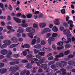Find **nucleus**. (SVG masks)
<instances>
[{
	"mask_svg": "<svg viewBox=\"0 0 75 75\" xmlns=\"http://www.w3.org/2000/svg\"><path fill=\"white\" fill-rule=\"evenodd\" d=\"M63 25L66 28L68 27V25L67 23H63Z\"/></svg>",
	"mask_w": 75,
	"mask_h": 75,
	"instance_id": "nucleus-29",
	"label": "nucleus"
},
{
	"mask_svg": "<svg viewBox=\"0 0 75 75\" xmlns=\"http://www.w3.org/2000/svg\"><path fill=\"white\" fill-rule=\"evenodd\" d=\"M74 57V56L70 54L69 55L68 57V59H70L73 58Z\"/></svg>",
	"mask_w": 75,
	"mask_h": 75,
	"instance_id": "nucleus-35",
	"label": "nucleus"
},
{
	"mask_svg": "<svg viewBox=\"0 0 75 75\" xmlns=\"http://www.w3.org/2000/svg\"><path fill=\"white\" fill-rule=\"evenodd\" d=\"M36 42V40L33 39L31 42V44L32 45H35Z\"/></svg>",
	"mask_w": 75,
	"mask_h": 75,
	"instance_id": "nucleus-23",
	"label": "nucleus"
},
{
	"mask_svg": "<svg viewBox=\"0 0 75 75\" xmlns=\"http://www.w3.org/2000/svg\"><path fill=\"white\" fill-rule=\"evenodd\" d=\"M62 41L63 42H64L65 43H66V39H65V38H63L62 39Z\"/></svg>",
	"mask_w": 75,
	"mask_h": 75,
	"instance_id": "nucleus-43",
	"label": "nucleus"
},
{
	"mask_svg": "<svg viewBox=\"0 0 75 75\" xmlns=\"http://www.w3.org/2000/svg\"><path fill=\"white\" fill-rule=\"evenodd\" d=\"M19 28V30H18L17 31V32H18V33H23L24 32V30H23V29L21 28Z\"/></svg>",
	"mask_w": 75,
	"mask_h": 75,
	"instance_id": "nucleus-13",
	"label": "nucleus"
},
{
	"mask_svg": "<svg viewBox=\"0 0 75 75\" xmlns=\"http://www.w3.org/2000/svg\"><path fill=\"white\" fill-rule=\"evenodd\" d=\"M41 67L42 68H44V69L46 70L47 67V64H43L41 65Z\"/></svg>",
	"mask_w": 75,
	"mask_h": 75,
	"instance_id": "nucleus-11",
	"label": "nucleus"
},
{
	"mask_svg": "<svg viewBox=\"0 0 75 75\" xmlns=\"http://www.w3.org/2000/svg\"><path fill=\"white\" fill-rule=\"evenodd\" d=\"M28 62V61L26 59L22 60V63H26V62Z\"/></svg>",
	"mask_w": 75,
	"mask_h": 75,
	"instance_id": "nucleus-59",
	"label": "nucleus"
},
{
	"mask_svg": "<svg viewBox=\"0 0 75 75\" xmlns=\"http://www.w3.org/2000/svg\"><path fill=\"white\" fill-rule=\"evenodd\" d=\"M4 43L5 44L3 45L1 47V48L4 49L6 48L7 45H9L11 44V42L9 40H7L4 41Z\"/></svg>",
	"mask_w": 75,
	"mask_h": 75,
	"instance_id": "nucleus-2",
	"label": "nucleus"
},
{
	"mask_svg": "<svg viewBox=\"0 0 75 75\" xmlns=\"http://www.w3.org/2000/svg\"><path fill=\"white\" fill-rule=\"evenodd\" d=\"M8 52V51L6 49H3L1 51V54L5 55Z\"/></svg>",
	"mask_w": 75,
	"mask_h": 75,
	"instance_id": "nucleus-5",
	"label": "nucleus"
},
{
	"mask_svg": "<svg viewBox=\"0 0 75 75\" xmlns=\"http://www.w3.org/2000/svg\"><path fill=\"white\" fill-rule=\"evenodd\" d=\"M34 47L36 49H40L42 47V46L40 44H38L34 46Z\"/></svg>",
	"mask_w": 75,
	"mask_h": 75,
	"instance_id": "nucleus-14",
	"label": "nucleus"
},
{
	"mask_svg": "<svg viewBox=\"0 0 75 75\" xmlns=\"http://www.w3.org/2000/svg\"><path fill=\"white\" fill-rule=\"evenodd\" d=\"M63 32L65 33H64L65 35H67L70 34V31L68 29H66L63 31Z\"/></svg>",
	"mask_w": 75,
	"mask_h": 75,
	"instance_id": "nucleus-9",
	"label": "nucleus"
},
{
	"mask_svg": "<svg viewBox=\"0 0 75 75\" xmlns=\"http://www.w3.org/2000/svg\"><path fill=\"white\" fill-rule=\"evenodd\" d=\"M33 34L31 33H29L28 34V36H29V37H30L31 38H33Z\"/></svg>",
	"mask_w": 75,
	"mask_h": 75,
	"instance_id": "nucleus-20",
	"label": "nucleus"
},
{
	"mask_svg": "<svg viewBox=\"0 0 75 75\" xmlns=\"http://www.w3.org/2000/svg\"><path fill=\"white\" fill-rule=\"evenodd\" d=\"M71 45H65V47L66 48H70Z\"/></svg>",
	"mask_w": 75,
	"mask_h": 75,
	"instance_id": "nucleus-48",
	"label": "nucleus"
},
{
	"mask_svg": "<svg viewBox=\"0 0 75 75\" xmlns=\"http://www.w3.org/2000/svg\"><path fill=\"white\" fill-rule=\"evenodd\" d=\"M26 30L27 32L29 33H34L35 32V30L32 27L28 28H27L26 29Z\"/></svg>",
	"mask_w": 75,
	"mask_h": 75,
	"instance_id": "nucleus-3",
	"label": "nucleus"
},
{
	"mask_svg": "<svg viewBox=\"0 0 75 75\" xmlns=\"http://www.w3.org/2000/svg\"><path fill=\"white\" fill-rule=\"evenodd\" d=\"M75 64V62L72 61L71 60L68 62V64L70 65H72Z\"/></svg>",
	"mask_w": 75,
	"mask_h": 75,
	"instance_id": "nucleus-15",
	"label": "nucleus"
},
{
	"mask_svg": "<svg viewBox=\"0 0 75 75\" xmlns=\"http://www.w3.org/2000/svg\"><path fill=\"white\" fill-rule=\"evenodd\" d=\"M13 57L15 58H18L19 57V55L18 54L13 55Z\"/></svg>",
	"mask_w": 75,
	"mask_h": 75,
	"instance_id": "nucleus-53",
	"label": "nucleus"
},
{
	"mask_svg": "<svg viewBox=\"0 0 75 75\" xmlns=\"http://www.w3.org/2000/svg\"><path fill=\"white\" fill-rule=\"evenodd\" d=\"M65 9H62L61 10V13L62 14H64L65 13Z\"/></svg>",
	"mask_w": 75,
	"mask_h": 75,
	"instance_id": "nucleus-38",
	"label": "nucleus"
},
{
	"mask_svg": "<svg viewBox=\"0 0 75 75\" xmlns=\"http://www.w3.org/2000/svg\"><path fill=\"white\" fill-rule=\"evenodd\" d=\"M38 25L36 23H34L33 25V27L35 28H38Z\"/></svg>",
	"mask_w": 75,
	"mask_h": 75,
	"instance_id": "nucleus-30",
	"label": "nucleus"
},
{
	"mask_svg": "<svg viewBox=\"0 0 75 75\" xmlns=\"http://www.w3.org/2000/svg\"><path fill=\"white\" fill-rule=\"evenodd\" d=\"M52 48L54 50H56V47L55 46L54 44H53L52 45Z\"/></svg>",
	"mask_w": 75,
	"mask_h": 75,
	"instance_id": "nucleus-40",
	"label": "nucleus"
},
{
	"mask_svg": "<svg viewBox=\"0 0 75 75\" xmlns=\"http://www.w3.org/2000/svg\"><path fill=\"white\" fill-rule=\"evenodd\" d=\"M64 48L63 46H62L61 47H57V50H61V49Z\"/></svg>",
	"mask_w": 75,
	"mask_h": 75,
	"instance_id": "nucleus-49",
	"label": "nucleus"
},
{
	"mask_svg": "<svg viewBox=\"0 0 75 75\" xmlns=\"http://www.w3.org/2000/svg\"><path fill=\"white\" fill-rule=\"evenodd\" d=\"M16 71V70H14L13 71H12V72H11L10 74V75H12L13 74H14Z\"/></svg>",
	"mask_w": 75,
	"mask_h": 75,
	"instance_id": "nucleus-55",
	"label": "nucleus"
},
{
	"mask_svg": "<svg viewBox=\"0 0 75 75\" xmlns=\"http://www.w3.org/2000/svg\"><path fill=\"white\" fill-rule=\"evenodd\" d=\"M41 41V40L40 38H37V40H36V42H37V43L38 44L40 43Z\"/></svg>",
	"mask_w": 75,
	"mask_h": 75,
	"instance_id": "nucleus-37",
	"label": "nucleus"
},
{
	"mask_svg": "<svg viewBox=\"0 0 75 75\" xmlns=\"http://www.w3.org/2000/svg\"><path fill=\"white\" fill-rule=\"evenodd\" d=\"M70 53V51L69 50L66 51L64 52L65 55H68Z\"/></svg>",
	"mask_w": 75,
	"mask_h": 75,
	"instance_id": "nucleus-39",
	"label": "nucleus"
},
{
	"mask_svg": "<svg viewBox=\"0 0 75 75\" xmlns=\"http://www.w3.org/2000/svg\"><path fill=\"white\" fill-rule=\"evenodd\" d=\"M54 23L56 25H59L60 24L59 20L58 19H56L54 21Z\"/></svg>",
	"mask_w": 75,
	"mask_h": 75,
	"instance_id": "nucleus-8",
	"label": "nucleus"
},
{
	"mask_svg": "<svg viewBox=\"0 0 75 75\" xmlns=\"http://www.w3.org/2000/svg\"><path fill=\"white\" fill-rule=\"evenodd\" d=\"M8 8L10 11H12L13 10V8L12 7L11 5H10L8 6Z\"/></svg>",
	"mask_w": 75,
	"mask_h": 75,
	"instance_id": "nucleus-34",
	"label": "nucleus"
},
{
	"mask_svg": "<svg viewBox=\"0 0 75 75\" xmlns=\"http://www.w3.org/2000/svg\"><path fill=\"white\" fill-rule=\"evenodd\" d=\"M55 61H51L48 64L49 65H50L52 64H54L55 63Z\"/></svg>",
	"mask_w": 75,
	"mask_h": 75,
	"instance_id": "nucleus-41",
	"label": "nucleus"
},
{
	"mask_svg": "<svg viewBox=\"0 0 75 75\" xmlns=\"http://www.w3.org/2000/svg\"><path fill=\"white\" fill-rule=\"evenodd\" d=\"M12 41H13V42L15 43H17L18 42L17 39L15 37L13 38H12Z\"/></svg>",
	"mask_w": 75,
	"mask_h": 75,
	"instance_id": "nucleus-18",
	"label": "nucleus"
},
{
	"mask_svg": "<svg viewBox=\"0 0 75 75\" xmlns=\"http://www.w3.org/2000/svg\"><path fill=\"white\" fill-rule=\"evenodd\" d=\"M26 70H24L21 73V75H25L26 73Z\"/></svg>",
	"mask_w": 75,
	"mask_h": 75,
	"instance_id": "nucleus-31",
	"label": "nucleus"
},
{
	"mask_svg": "<svg viewBox=\"0 0 75 75\" xmlns=\"http://www.w3.org/2000/svg\"><path fill=\"white\" fill-rule=\"evenodd\" d=\"M60 70L62 72H65L66 71V69H60Z\"/></svg>",
	"mask_w": 75,
	"mask_h": 75,
	"instance_id": "nucleus-62",
	"label": "nucleus"
},
{
	"mask_svg": "<svg viewBox=\"0 0 75 75\" xmlns=\"http://www.w3.org/2000/svg\"><path fill=\"white\" fill-rule=\"evenodd\" d=\"M59 56L60 57H64V55L63 53L62 52L59 53Z\"/></svg>",
	"mask_w": 75,
	"mask_h": 75,
	"instance_id": "nucleus-45",
	"label": "nucleus"
},
{
	"mask_svg": "<svg viewBox=\"0 0 75 75\" xmlns=\"http://www.w3.org/2000/svg\"><path fill=\"white\" fill-rule=\"evenodd\" d=\"M39 26L41 28H44L46 26V24L44 23H40Z\"/></svg>",
	"mask_w": 75,
	"mask_h": 75,
	"instance_id": "nucleus-12",
	"label": "nucleus"
},
{
	"mask_svg": "<svg viewBox=\"0 0 75 75\" xmlns=\"http://www.w3.org/2000/svg\"><path fill=\"white\" fill-rule=\"evenodd\" d=\"M57 36L58 34L56 33H53L52 35V36L53 37H56Z\"/></svg>",
	"mask_w": 75,
	"mask_h": 75,
	"instance_id": "nucleus-28",
	"label": "nucleus"
},
{
	"mask_svg": "<svg viewBox=\"0 0 75 75\" xmlns=\"http://www.w3.org/2000/svg\"><path fill=\"white\" fill-rule=\"evenodd\" d=\"M45 54V52H39L38 53V54L41 56H45V55H44V54Z\"/></svg>",
	"mask_w": 75,
	"mask_h": 75,
	"instance_id": "nucleus-22",
	"label": "nucleus"
},
{
	"mask_svg": "<svg viewBox=\"0 0 75 75\" xmlns=\"http://www.w3.org/2000/svg\"><path fill=\"white\" fill-rule=\"evenodd\" d=\"M64 27L62 26L60 27L59 29L61 31H62L64 30Z\"/></svg>",
	"mask_w": 75,
	"mask_h": 75,
	"instance_id": "nucleus-50",
	"label": "nucleus"
},
{
	"mask_svg": "<svg viewBox=\"0 0 75 75\" xmlns=\"http://www.w3.org/2000/svg\"><path fill=\"white\" fill-rule=\"evenodd\" d=\"M27 54V53L26 51H24L23 52V56H26Z\"/></svg>",
	"mask_w": 75,
	"mask_h": 75,
	"instance_id": "nucleus-44",
	"label": "nucleus"
},
{
	"mask_svg": "<svg viewBox=\"0 0 75 75\" xmlns=\"http://www.w3.org/2000/svg\"><path fill=\"white\" fill-rule=\"evenodd\" d=\"M55 40L54 38L53 37H50L49 39L48 40L51 41L53 42Z\"/></svg>",
	"mask_w": 75,
	"mask_h": 75,
	"instance_id": "nucleus-27",
	"label": "nucleus"
},
{
	"mask_svg": "<svg viewBox=\"0 0 75 75\" xmlns=\"http://www.w3.org/2000/svg\"><path fill=\"white\" fill-rule=\"evenodd\" d=\"M67 64V63L64 61L59 62L56 63V65H52L51 66V68L52 69H56L57 67L62 68Z\"/></svg>",
	"mask_w": 75,
	"mask_h": 75,
	"instance_id": "nucleus-1",
	"label": "nucleus"
},
{
	"mask_svg": "<svg viewBox=\"0 0 75 75\" xmlns=\"http://www.w3.org/2000/svg\"><path fill=\"white\" fill-rule=\"evenodd\" d=\"M67 40L68 41L65 42V44L69 43V42H71L72 41L71 39L68 38H67Z\"/></svg>",
	"mask_w": 75,
	"mask_h": 75,
	"instance_id": "nucleus-19",
	"label": "nucleus"
},
{
	"mask_svg": "<svg viewBox=\"0 0 75 75\" xmlns=\"http://www.w3.org/2000/svg\"><path fill=\"white\" fill-rule=\"evenodd\" d=\"M54 57L53 56H50L48 58V59L49 60H52L53 59Z\"/></svg>",
	"mask_w": 75,
	"mask_h": 75,
	"instance_id": "nucleus-42",
	"label": "nucleus"
},
{
	"mask_svg": "<svg viewBox=\"0 0 75 75\" xmlns=\"http://www.w3.org/2000/svg\"><path fill=\"white\" fill-rule=\"evenodd\" d=\"M63 42L62 41L61 42H59L58 44H57V45L58 46H62L63 45Z\"/></svg>",
	"mask_w": 75,
	"mask_h": 75,
	"instance_id": "nucleus-26",
	"label": "nucleus"
},
{
	"mask_svg": "<svg viewBox=\"0 0 75 75\" xmlns=\"http://www.w3.org/2000/svg\"><path fill=\"white\" fill-rule=\"evenodd\" d=\"M12 54V52H11V51L9 50L8 51V53L6 55V57L7 58H11V55Z\"/></svg>",
	"mask_w": 75,
	"mask_h": 75,
	"instance_id": "nucleus-7",
	"label": "nucleus"
},
{
	"mask_svg": "<svg viewBox=\"0 0 75 75\" xmlns=\"http://www.w3.org/2000/svg\"><path fill=\"white\" fill-rule=\"evenodd\" d=\"M44 31L45 32V33H48L51 32V30L49 28H45L44 29Z\"/></svg>",
	"mask_w": 75,
	"mask_h": 75,
	"instance_id": "nucleus-16",
	"label": "nucleus"
},
{
	"mask_svg": "<svg viewBox=\"0 0 75 75\" xmlns=\"http://www.w3.org/2000/svg\"><path fill=\"white\" fill-rule=\"evenodd\" d=\"M52 30L54 32H56L58 31V29L56 26H54L52 28Z\"/></svg>",
	"mask_w": 75,
	"mask_h": 75,
	"instance_id": "nucleus-10",
	"label": "nucleus"
},
{
	"mask_svg": "<svg viewBox=\"0 0 75 75\" xmlns=\"http://www.w3.org/2000/svg\"><path fill=\"white\" fill-rule=\"evenodd\" d=\"M15 69V67H12L10 68L9 69V71H12Z\"/></svg>",
	"mask_w": 75,
	"mask_h": 75,
	"instance_id": "nucleus-47",
	"label": "nucleus"
},
{
	"mask_svg": "<svg viewBox=\"0 0 75 75\" xmlns=\"http://www.w3.org/2000/svg\"><path fill=\"white\" fill-rule=\"evenodd\" d=\"M73 22L71 21H69L68 22V23L69 24H72L73 23Z\"/></svg>",
	"mask_w": 75,
	"mask_h": 75,
	"instance_id": "nucleus-63",
	"label": "nucleus"
},
{
	"mask_svg": "<svg viewBox=\"0 0 75 75\" xmlns=\"http://www.w3.org/2000/svg\"><path fill=\"white\" fill-rule=\"evenodd\" d=\"M26 68L28 69H31L32 67L31 66V64L29 63H28V64H26Z\"/></svg>",
	"mask_w": 75,
	"mask_h": 75,
	"instance_id": "nucleus-21",
	"label": "nucleus"
},
{
	"mask_svg": "<svg viewBox=\"0 0 75 75\" xmlns=\"http://www.w3.org/2000/svg\"><path fill=\"white\" fill-rule=\"evenodd\" d=\"M47 37H46V38H49L50 36H51V34L50 33H48V34H47Z\"/></svg>",
	"mask_w": 75,
	"mask_h": 75,
	"instance_id": "nucleus-58",
	"label": "nucleus"
},
{
	"mask_svg": "<svg viewBox=\"0 0 75 75\" xmlns=\"http://www.w3.org/2000/svg\"><path fill=\"white\" fill-rule=\"evenodd\" d=\"M4 64L3 63H0V68L4 67Z\"/></svg>",
	"mask_w": 75,
	"mask_h": 75,
	"instance_id": "nucleus-52",
	"label": "nucleus"
},
{
	"mask_svg": "<svg viewBox=\"0 0 75 75\" xmlns=\"http://www.w3.org/2000/svg\"><path fill=\"white\" fill-rule=\"evenodd\" d=\"M0 18L1 19L5 20L6 18V16H4L3 17L2 16H1L0 17Z\"/></svg>",
	"mask_w": 75,
	"mask_h": 75,
	"instance_id": "nucleus-54",
	"label": "nucleus"
},
{
	"mask_svg": "<svg viewBox=\"0 0 75 75\" xmlns=\"http://www.w3.org/2000/svg\"><path fill=\"white\" fill-rule=\"evenodd\" d=\"M7 28L10 30H12V29L13 28L12 27L10 26L7 27Z\"/></svg>",
	"mask_w": 75,
	"mask_h": 75,
	"instance_id": "nucleus-51",
	"label": "nucleus"
},
{
	"mask_svg": "<svg viewBox=\"0 0 75 75\" xmlns=\"http://www.w3.org/2000/svg\"><path fill=\"white\" fill-rule=\"evenodd\" d=\"M15 69H16V70H17L19 69V68L18 66H15Z\"/></svg>",
	"mask_w": 75,
	"mask_h": 75,
	"instance_id": "nucleus-56",
	"label": "nucleus"
},
{
	"mask_svg": "<svg viewBox=\"0 0 75 75\" xmlns=\"http://www.w3.org/2000/svg\"><path fill=\"white\" fill-rule=\"evenodd\" d=\"M21 22V20L18 18V19L17 20V21H16V23H20Z\"/></svg>",
	"mask_w": 75,
	"mask_h": 75,
	"instance_id": "nucleus-60",
	"label": "nucleus"
},
{
	"mask_svg": "<svg viewBox=\"0 0 75 75\" xmlns=\"http://www.w3.org/2000/svg\"><path fill=\"white\" fill-rule=\"evenodd\" d=\"M8 60L6 59H4L2 61V62L4 63H8Z\"/></svg>",
	"mask_w": 75,
	"mask_h": 75,
	"instance_id": "nucleus-46",
	"label": "nucleus"
},
{
	"mask_svg": "<svg viewBox=\"0 0 75 75\" xmlns=\"http://www.w3.org/2000/svg\"><path fill=\"white\" fill-rule=\"evenodd\" d=\"M15 31V30H9V31H8L7 33L8 34H9V33H11L13 32H14Z\"/></svg>",
	"mask_w": 75,
	"mask_h": 75,
	"instance_id": "nucleus-57",
	"label": "nucleus"
},
{
	"mask_svg": "<svg viewBox=\"0 0 75 75\" xmlns=\"http://www.w3.org/2000/svg\"><path fill=\"white\" fill-rule=\"evenodd\" d=\"M73 68V67L71 66H69L67 67V68L69 69H71Z\"/></svg>",
	"mask_w": 75,
	"mask_h": 75,
	"instance_id": "nucleus-61",
	"label": "nucleus"
},
{
	"mask_svg": "<svg viewBox=\"0 0 75 75\" xmlns=\"http://www.w3.org/2000/svg\"><path fill=\"white\" fill-rule=\"evenodd\" d=\"M24 46H25V48H29L30 47V45L27 44H24Z\"/></svg>",
	"mask_w": 75,
	"mask_h": 75,
	"instance_id": "nucleus-25",
	"label": "nucleus"
},
{
	"mask_svg": "<svg viewBox=\"0 0 75 75\" xmlns=\"http://www.w3.org/2000/svg\"><path fill=\"white\" fill-rule=\"evenodd\" d=\"M28 26V25L26 23H24L21 24V26L23 27L26 28Z\"/></svg>",
	"mask_w": 75,
	"mask_h": 75,
	"instance_id": "nucleus-17",
	"label": "nucleus"
},
{
	"mask_svg": "<svg viewBox=\"0 0 75 75\" xmlns=\"http://www.w3.org/2000/svg\"><path fill=\"white\" fill-rule=\"evenodd\" d=\"M27 57H28L27 59L29 60V61H31L33 59L32 58L33 57V56L31 54H29L27 55Z\"/></svg>",
	"mask_w": 75,
	"mask_h": 75,
	"instance_id": "nucleus-6",
	"label": "nucleus"
},
{
	"mask_svg": "<svg viewBox=\"0 0 75 75\" xmlns=\"http://www.w3.org/2000/svg\"><path fill=\"white\" fill-rule=\"evenodd\" d=\"M35 54H38L39 53L40 51L35 49L33 50Z\"/></svg>",
	"mask_w": 75,
	"mask_h": 75,
	"instance_id": "nucleus-33",
	"label": "nucleus"
},
{
	"mask_svg": "<svg viewBox=\"0 0 75 75\" xmlns=\"http://www.w3.org/2000/svg\"><path fill=\"white\" fill-rule=\"evenodd\" d=\"M46 42L43 40L41 42V44L42 45H44L46 44Z\"/></svg>",
	"mask_w": 75,
	"mask_h": 75,
	"instance_id": "nucleus-36",
	"label": "nucleus"
},
{
	"mask_svg": "<svg viewBox=\"0 0 75 75\" xmlns=\"http://www.w3.org/2000/svg\"><path fill=\"white\" fill-rule=\"evenodd\" d=\"M7 71V69L6 68H2L0 69V73L1 74L6 73Z\"/></svg>",
	"mask_w": 75,
	"mask_h": 75,
	"instance_id": "nucleus-4",
	"label": "nucleus"
},
{
	"mask_svg": "<svg viewBox=\"0 0 75 75\" xmlns=\"http://www.w3.org/2000/svg\"><path fill=\"white\" fill-rule=\"evenodd\" d=\"M44 60L43 59H40L39 61V62L40 64H41L43 63Z\"/></svg>",
	"mask_w": 75,
	"mask_h": 75,
	"instance_id": "nucleus-32",
	"label": "nucleus"
},
{
	"mask_svg": "<svg viewBox=\"0 0 75 75\" xmlns=\"http://www.w3.org/2000/svg\"><path fill=\"white\" fill-rule=\"evenodd\" d=\"M10 63L11 65H14L15 64V62H11Z\"/></svg>",
	"mask_w": 75,
	"mask_h": 75,
	"instance_id": "nucleus-64",
	"label": "nucleus"
},
{
	"mask_svg": "<svg viewBox=\"0 0 75 75\" xmlns=\"http://www.w3.org/2000/svg\"><path fill=\"white\" fill-rule=\"evenodd\" d=\"M32 15L31 14H30V13H29L28 14V15H26V17L28 18H30L32 17Z\"/></svg>",
	"mask_w": 75,
	"mask_h": 75,
	"instance_id": "nucleus-24",
	"label": "nucleus"
}]
</instances>
